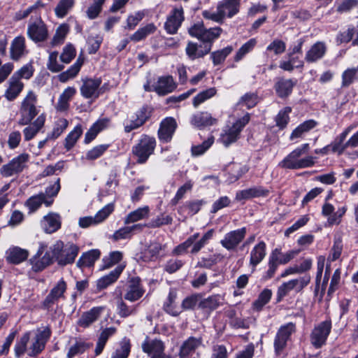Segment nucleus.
Instances as JSON below:
<instances>
[{
	"instance_id": "17",
	"label": "nucleus",
	"mask_w": 358,
	"mask_h": 358,
	"mask_svg": "<svg viewBox=\"0 0 358 358\" xmlns=\"http://www.w3.org/2000/svg\"><path fill=\"white\" fill-rule=\"evenodd\" d=\"M217 121V119L212 117L208 112L201 111L192 115L189 122L195 128L201 129L216 124Z\"/></svg>"
},
{
	"instance_id": "54",
	"label": "nucleus",
	"mask_w": 358,
	"mask_h": 358,
	"mask_svg": "<svg viewBox=\"0 0 358 358\" xmlns=\"http://www.w3.org/2000/svg\"><path fill=\"white\" fill-rule=\"evenodd\" d=\"M233 48L231 45H228L222 50L214 51L210 54V58L214 66H217L223 63L226 58L231 54Z\"/></svg>"
},
{
	"instance_id": "48",
	"label": "nucleus",
	"mask_w": 358,
	"mask_h": 358,
	"mask_svg": "<svg viewBox=\"0 0 358 358\" xmlns=\"http://www.w3.org/2000/svg\"><path fill=\"white\" fill-rule=\"evenodd\" d=\"M149 212L150 209L147 206L143 208H138L130 212L127 215L124 220V224H128L143 220L148 216Z\"/></svg>"
},
{
	"instance_id": "32",
	"label": "nucleus",
	"mask_w": 358,
	"mask_h": 358,
	"mask_svg": "<svg viewBox=\"0 0 358 358\" xmlns=\"http://www.w3.org/2000/svg\"><path fill=\"white\" fill-rule=\"evenodd\" d=\"M23 88L24 83L13 76H11L9 80V86L5 92L4 96L8 101H13L17 99L23 90Z\"/></svg>"
},
{
	"instance_id": "14",
	"label": "nucleus",
	"mask_w": 358,
	"mask_h": 358,
	"mask_svg": "<svg viewBox=\"0 0 358 358\" xmlns=\"http://www.w3.org/2000/svg\"><path fill=\"white\" fill-rule=\"evenodd\" d=\"M48 29L39 16L38 22H31L28 25L27 36L33 41L43 42L48 38Z\"/></svg>"
},
{
	"instance_id": "60",
	"label": "nucleus",
	"mask_w": 358,
	"mask_h": 358,
	"mask_svg": "<svg viewBox=\"0 0 358 358\" xmlns=\"http://www.w3.org/2000/svg\"><path fill=\"white\" fill-rule=\"evenodd\" d=\"M257 44L255 38H250L236 52L234 56V62H240L248 53L250 52Z\"/></svg>"
},
{
	"instance_id": "2",
	"label": "nucleus",
	"mask_w": 358,
	"mask_h": 358,
	"mask_svg": "<svg viewBox=\"0 0 358 358\" xmlns=\"http://www.w3.org/2000/svg\"><path fill=\"white\" fill-rule=\"evenodd\" d=\"M222 32V29L220 27H212L203 30L202 36L199 41L203 44L188 41L185 53L191 60H195L199 58H203L210 52L214 41L217 39Z\"/></svg>"
},
{
	"instance_id": "18",
	"label": "nucleus",
	"mask_w": 358,
	"mask_h": 358,
	"mask_svg": "<svg viewBox=\"0 0 358 358\" xmlns=\"http://www.w3.org/2000/svg\"><path fill=\"white\" fill-rule=\"evenodd\" d=\"M109 122L110 119L108 117L98 119L85 133L83 143L88 145L92 143L101 131L108 127Z\"/></svg>"
},
{
	"instance_id": "52",
	"label": "nucleus",
	"mask_w": 358,
	"mask_h": 358,
	"mask_svg": "<svg viewBox=\"0 0 358 358\" xmlns=\"http://www.w3.org/2000/svg\"><path fill=\"white\" fill-rule=\"evenodd\" d=\"M215 230L213 229L207 231L202 237L193 245L189 252L192 255L197 254L206 245L208 244L210 240L213 238Z\"/></svg>"
},
{
	"instance_id": "10",
	"label": "nucleus",
	"mask_w": 358,
	"mask_h": 358,
	"mask_svg": "<svg viewBox=\"0 0 358 358\" xmlns=\"http://www.w3.org/2000/svg\"><path fill=\"white\" fill-rule=\"evenodd\" d=\"M178 123L173 117H166L159 123L157 138L161 143L171 142L178 129Z\"/></svg>"
},
{
	"instance_id": "45",
	"label": "nucleus",
	"mask_w": 358,
	"mask_h": 358,
	"mask_svg": "<svg viewBox=\"0 0 358 358\" xmlns=\"http://www.w3.org/2000/svg\"><path fill=\"white\" fill-rule=\"evenodd\" d=\"M76 0H59L54 9L55 14L58 18L65 17L74 7Z\"/></svg>"
},
{
	"instance_id": "19",
	"label": "nucleus",
	"mask_w": 358,
	"mask_h": 358,
	"mask_svg": "<svg viewBox=\"0 0 358 358\" xmlns=\"http://www.w3.org/2000/svg\"><path fill=\"white\" fill-rule=\"evenodd\" d=\"M206 203L207 201L204 199L189 200L178 208V213L180 215L187 214L192 217L197 214Z\"/></svg>"
},
{
	"instance_id": "58",
	"label": "nucleus",
	"mask_w": 358,
	"mask_h": 358,
	"mask_svg": "<svg viewBox=\"0 0 358 358\" xmlns=\"http://www.w3.org/2000/svg\"><path fill=\"white\" fill-rule=\"evenodd\" d=\"M69 125V121L65 118H59L55 123L53 129L48 133V138L55 140L59 138L66 129Z\"/></svg>"
},
{
	"instance_id": "12",
	"label": "nucleus",
	"mask_w": 358,
	"mask_h": 358,
	"mask_svg": "<svg viewBox=\"0 0 358 358\" xmlns=\"http://www.w3.org/2000/svg\"><path fill=\"white\" fill-rule=\"evenodd\" d=\"M184 11L182 6L174 8L167 17L164 23V29L169 34H175L178 32L182 22L184 21Z\"/></svg>"
},
{
	"instance_id": "13",
	"label": "nucleus",
	"mask_w": 358,
	"mask_h": 358,
	"mask_svg": "<svg viewBox=\"0 0 358 358\" xmlns=\"http://www.w3.org/2000/svg\"><path fill=\"white\" fill-rule=\"evenodd\" d=\"M247 233L246 227L231 231L224 235L220 243L227 250H234L244 239Z\"/></svg>"
},
{
	"instance_id": "35",
	"label": "nucleus",
	"mask_w": 358,
	"mask_h": 358,
	"mask_svg": "<svg viewBox=\"0 0 358 358\" xmlns=\"http://www.w3.org/2000/svg\"><path fill=\"white\" fill-rule=\"evenodd\" d=\"M25 38L23 36L15 37L10 45V57L14 61L19 60L25 50Z\"/></svg>"
},
{
	"instance_id": "56",
	"label": "nucleus",
	"mask_w": 358,
	"mask_h": 358,
	"mask_svg": "<svg viewBox=\"0 0 358 358\" xmlns=\"http://www.w3.org/2000/svg\"><path fill=\"white\" fill-rule=\"evenodd\" d=\"M92 345V343H88L81 340L77 341L76 343L71 346V348H69L66 355V357L73 358L75 356L78 355L83 354Z\"/></svg>"
},
{
	"instance_id": "1",
	"label": "nucleus",
	"mask_w": 358,
	"mask_h": 358,
	"mask_svg": "<svg viewBox=\"0 0 358 358\" xmlns=\"http://www.w3.org/2000/svg\"><path fill=\"white\" fill-rule=\"evenodd\" d=\"M46 245L41 244L36 253L29 260L31 269L35 273L41 272L54 262V259L60 266H65L74 263L79 253V247L73 243H68L64 245L62 241H57L41 257Z\"/></svg>"
},
{
	"instance_id": "23",
	"label": "nucleus",
	"mask_w": 358,
	"mask_h": 358,
	"mask_svg": "<svg viewBox=\"0 0 358 358\" xmlns=\"http://www.w3.org/2000/svg\"><path fill=\"white\" fill-rule=\"evenodd\" d=\"M327 52V46L322 41L314 43L306 52L305 60L308 63H314L322 59Z\"/></svg>"
},
{
	"instance_id": "30",
	"label": "nucleus",
	"mask_w": 358,
	"mask_h": 358,
	"mask_svg": "<svg viewBox=\"0 0 358 358\" xmlns=\"http://www.w3.org/2000/svg\"><path fill=\"white\" fill-rule=\"evenodd\" d=\"M309 143H303L292 150L287 156H286L282 161V167L288 169V165L294 162L299 161L301 155L307 153L309 150Z\"/></svg>"
},
{
	"instance_id": "5",
	"label": "nucleus",
	"mask_w": 358,
	"mask_h": 358,
	"mask_svg": "<svg viewBox=\"0 0 358 358\" xmlns=\"http://www.w3.org/2000/svg\"><path fill=\"white\" fill-rule=\"evenodd\" d=\"M36 96L32 91H30L22 100L19 110L20 118L17 121L18 125H29L33 122V120L39 113L36 106Z\"/></svg>"
},
{
	"instance_id": "9",
	"label": "nucleus",
	"mask_w": 358,
	"mask_h": 358,
	"mask_svg": "<svg viewBox=\"0 0 358 358\" xmlns=\"http://www.w3.org/2000/svg\"><path fill=\"white\" fill-rule=\"evenodd\" d=\"M145 289L142 284V280L139 276L128 277L126 292L124 299L130 302L139 300L145 294Z\"/></svg>"
},
{
	"instance_id": "3",
	"label": "nucleus",
	"mask_w": 358,
	"mask_h": 358,
	"mask_svg": "<svg viewBox=\"0 0 358 358\" xmlns=\"http://www.w3.org/2000/svg\"><path fill=\"white\" fill-rule=\"evenodd\" d=\"M155 108L151 104L144 103L123 122L124 131L129 134L143 127L151 121Z\"/></svg>"
},
{
	"instance_id": "39",
	"label": "nucleus",
	"mask_w": 358,
	"mask_h": 358,
	"mask_svg": "<svg viewBox=\"0 0 358 358\" xmlns=\"http://www.w3.org/2000/svg\"><path fill=\"white\" fill-rule=\"evenodd\" d=\"M83 129L81 124H78L71 131L64 139V146L67 151L71 150L76 144L78 140L83 135Z\"/></svg>"
},
{
	"instance_id": "50",
	"label": "nucleus",
	"mask_w": 358,
	"mask_h": 358,
	"mask_svg": "<svg viewBox=\"0 0 358 358\" xmlns=\"http://www.w3.org/2000/svg\"><path fill=\"white\" fill-rule=\"evenodd\" d=\"M110 144H100L89 150L85 154V159L90 162L95 161L102 157L108 150Z\"/></svg>"
},
{
	"instance_id": "42",
	"label": "nucleus",
	"mask_w": 358,
	"mask_h": 358,
	"mask_svg": "<svg viewBox=\"0 0 358 358\" xmlns=\"http://www.w3.org/2000/svg\"><path fill=\"white\" fill-rule=\"evenodd\" d=\"M177 298V292L171 289L166 300L164 302L163 309L164 310L168 313L169 315L177 317L180 315V311H178L176 308V306L175 304L176 299Z\"/></svg>"
},
{
	"instance_id": "26",
	"label": "nucleus",
	"mask_w": 358,
	"mask_h": 358,
	"mask_svg": "<svg viewBox=\"0 0 358 358\" xmlns=\"http://www.w3.org/2000/svg\"><path fill=\"white\" fill-rule=\"evenodd\" d=\"M29 251L17 246L10 248L6 251V261L8 263L17 265L27 260Z\"/></svg>"
},
{
	"instance_id": "64",
	"label": "nucleus",
	"mask_w": 358,
	"mask_h": 358,
	"mask_svg": "<svg viewBox=\"0 0 358 358\" xmlns=\"http://www.w3.org/2000/svg\"><path fill=\"white\" fill-rule=\"evenodd\" d=\"M355 35H356L355 27L350 24L348 27L347 30L339 31L337 34L336 41L338 44L348 43L352 40Z\"/></svg>"
},
{
	"instance_id": "11",
	"label": "nucleus",
	"mask_w": 358,
	"mask_h": 358,
	"mask_svg": "<svg viewBox=\"0 0 358 358\" xmlns=\"http://www.w3.org/2000/svg\"><path fill=\"white\" fill-rule=\"evenodd\" d=\"M297 83L298 80L294 78L277 77L273 85L276 96L281 99H287L292 94Z\"/></svg>"
},
{
	"instance_id": "33",
	"label": "nucleus",
	"mask_w": 358,
	"mask_h": 358,
	"mask_svg": "<svg viewBox=\"0 0 358 358\" xmlns=\"http://www.w3.org/2000/svg\"><path fill=\"white\" fill-rule=\"evenodd\" d=\"M100 256L101 252L99 249H92L83 252L76 263L77 266L79 268L92 266Z\"/></svg>"
},
{
	"instance_id": "15",
	"label": "nucleus",
	"mask_w": 358,
	"mask_h": 358,
	"mask_svg": "<svg viewBox=\"0 0 358 358\" xmlns=\"http://www.w3.org/2000/svg\"><path fill=\"white\" fill-rule=\"evenodd\" d=\"M124 268L125 265L118 264L108 274L99 278L96 282V285L95 292H99L114 284L120 278Z\"/></svg>"
},
{
	"instance_id": "8",
	"label": "nucleus",
	"mask_w": 358,
	"mask_h": 358,
	"mask_svg": "<svg viewBox=\"0 0 358 358\" xmlns=\"http://www.w3.org/2000/svg\"><path fill=\"white\" fill-rule=\"evenodd\" d=\"M29 155L27 153H22L13 158L8 164L3 165L0 169V174L3 178H8L13 175H19L26 167V163L29 161Z\"/></svg>"
},
{
	"instance_id": "61",
	"label": "nucleus",
	"mask_w": 358,
	"mask_h": 358,
	"mask_svg": "<svg viewBox=\"0 0 358 358\" xmlns=\"http://www.w3.org/2000/svg\"><path fill=\"white\" fill-rule=\"evenodd\" d=\"M131 347L130 340L126 337L124 338L120 343V348L115 350L111 358H127L131 351Z\"/></svg>"
},
{
	"instance_id": "40",
	"label": "nucleus",
	"mask_w": 358,
	"mask_h": 358,
	"mask_svg": "<svg viewBox=\"0 0 358 358\" xmlns=\"http://www.w3.org/2000/svg\"><path fill=\"white\" fill-rule=\"evenodd\" d=\"M157 30V27L154 23H149L140 27L132 35L130 36L131 41L137 43L145 40L148 36L153 34Z\"/></svg>"
},
{
	"instance_id": "24",
	"label": "nucleus",
	"mask_w": 358,
	"mask_h": 358,
	"mask_svg": "<svg viewBox=\"0 0 358 358\" xmlns=\"http://www.w3.org/2000/svg\"><path fill=\"white\" fill-rule=\"evenodd\" d=\"M45 120V114L41 113L31 124L25 127L23 129L24 141H29L33 139L38 132L44 127Z\"/></svg>"
},
{
	"instance_id": "38",
	"label": "nucleus",
	"mask_w": 358,
	"mask_h": 358,
	"mask_svg": "<svg viewBox=\"0 0 358 358\" xmlns=\"http://www.w3.org/2000/svg\"><path fill=\"white\" fill-rule=\"evenodd\" d=\"M31 337V332H24L20 338L17 339L14 346V355L15 358H22L27 352V345Z\"/></svg>"
},
{
	"instance_id": "29",
	"label": "nucleus",
	"mask_w": 358,
	"mask_h": 358,
	"mask_svg": "<svg viewBox=\"0 0 358 358\" xmlns=\"http://www.w3.org/2000/svg\"><path fill=\"white\" fill-rule=\"evenodd\" d=\"M249 170L250 167L248 165L233 162L228 166L227 180L230 183L236 182L247 173Z\"/></svg>"
},
{
	"instance_id": "6",
	"label": "nucleus",
	"mask_w": 358,
	"mask_h": 358,
	"mask_svg": "<svg viewBox=\"0 0 358 358\" xmlns=\"http://www.w3.org/2000/svg\"><path fill=\"white\" fill-rule=\"evenodd\" d=\"M331 329L332 322L330 317L315 325L310 334L311 345L315 349H320L325 345Z\"/></svg>"
},
{
	"instance_id": "49",
	"label": "nucleus",
	"mask_w": 358,
	"mask_h": 358,
	"mask_svg": "<svg viewBox=\"0 0 358 358\" xmlns=\"http://www.w3.org/2000/svg\"><path fill=\"white\" fill-rule=\"evenodd\" d=\"M142 349L145 353L148 355L151 353L156 354L164 351V345L160 340L145 341L142 344Z\"/></svg>"
},
{
	"instance_id": "21",
	"label": "nucleus",
	"mask_w": 358,
	"mask_h": 358,
	"mask_svg": "<svg viewBox=\"0 0 358 358\" xmlns=\"http://www.w3.org/2000/svg\"><path fill=\"white\" fill-rule=\"evenodd\" d=\"M103 310V307L96 306L92 308L88 311L83 313L77 322V324L83 328L89 327L93 322L99 319Z\"/></svg>"
},
{
	"instance_id": "59",
	"label": "nucleus",
	"mask_w": 358,
	"mask_h": 358,
	"mask_svg": "<svg viewBox=\"0 0 358 358\" xmlns=\"http://www.w3.org/2000/svg\"><path fill=\"white\" fill-rule=\"evenodd\" d=\"M240 132L234 127L229 128L227 131L221 134L219 141L225 146L228 147L235 143L239 138Z\"/></svg>"
},
{
	"instance_id": "57",
	"label": "nucleus",
	"mask_w": 358,
	"mask_h": 358,
	"mask_svg": "<svg viewBox=\"0 0 358 358\" xmlns=\"http://www.w3.org/2000/svg\"><path fill=\"white\" fill-rule=\"evenodd\" d=\"M123 259V253L120 251L116 250L110 252L108 256L103 258V269H106L112 267L113 266L119 264Z\"/></svg>"
},
{
	"instance_id": "27",
	"label": "nucleus",
	"mask_w": 358,
	"mask_h": 358,
	"mask_svg": "<svg viewBox=\"0 0 358 358\" xmlns=\"http://www.w3.org/2000/svg\"><path fill=\"white\" fill-rule=\"evenodd\" d=\"M176 87L171 76H160L155 85V92L159 96H164L174 91Z\"/></svg>"
},
{
	"instance_id": "62",
	"label": "nucleus",
	"mask_w": 358,
	"mask_h": 358,
	"mask_svg": "<svg viewBox=\"0 0 358 358\" xmlns=\"http://www.w3.org/2000/svg\"><path fill=\"white\" fill-rule=\"evenodd\" d=\"M192 187L193 182L191 180H188L186 182H185L182 186H180L178 189L174 197L171 199L169 203L170 205L171 206H176L178 203V202L184 198L185 194L188 191L192 190Z\"/></svg>"
},
{
	"instance_id": "51",
	"label": "nucleus",
	"mask_w": 358,
	"mask_h": 358,
	"mask_svg": "<svg viewBox=\"0 0 358 358\" xmlns=\"http://www.w3.org/2000/svg\"><path fill=\"white\" fill-rule=\"evenodd\" d=\"M217 93L215 87H210L197 94L192 100V105L197 108L200 104L213 97Z\"/></svg>"
},
{
	"instance_id": "28",
	"label": "nucleus",
	"mask_w": 358,
	"mask_h": 358,
	"mask_svg": "<svg viewBox=\"0 0 358 358\" xmlns=\"http://www.w3.org/2000/svg\"><path fill=\"white\" fill-rule=\"evenodd\" d=\"M101 78H86L80 87L81 95L85 99L92 98L101 85Z\"/></svg>"
},
{
	"instance_id": "7",
	"label": "nucleus",
	"mask_w": 358,
	"mask_h": 358,
	"mask_svg": "<svg viewBox=\"0 0 358 358\" xmlns=\"http://www.w3.org/2000/svg\"><path fill=\"white\" fill-rule=\"evenodd\" d=\"M296 331V324L292 322L281 325L278 329L273 342L275 355H280L291 339L292 335Z\"/></svg>"
},
{
	"instance_id": "36",
	"label": "nucleus",
	"mask_w": 358,
	"mask_h": 358,
	"mask_svg": "<svg viewBox=\"0 0 358 358\" xmlns=\"http://www.w3.org/2000/svg\"><path fill=\"white\" fill-rule=\"evenodd\" d=\"M317 125V122L310 119L299 124L291 133L289 140L293 141L301 138L304 134L310 131Z\"/></svg>"
},
{
	"instance_id": "43",
	"label": "nucleus",
	"mask_w": 358,
	"mask_h": 358,
	"mask_svg": "<svg viewBox=\"0 0 358 358\" xmlns=\"http://www.w3.org/2000/svg\"><path fill=\"white\" fill-rule=\"evenodd\" d=\"M45 221L44 230L48 234H52L61 228V222L58 214L50 213L44 217Z\"/></svg>"
},
{
	"instance_id": "47",
	"label": "nucleus",
	"mask_w": 358,
	"mask_h": 358,
	"mask_svg": "<svg viewBox=\"0 0 358 358\" xmlns=\"http://www.w3.org/2000/svg\"><path fill=\"white\" fill-rule=\"evenodd\" d=\"M291 112L292 108L290 106H286L280 110L278 113L275 117V122L276 127H278L280 130H283L287 127L290 120L289 113Z\"/></svg>"
},
{
	"instance_id": "22",
	"label": "nucleus",
	"mask_w": 358,
	"mask_h": 358,
	"mask_svg": "<svg viewBox=\"0 0 358 358\" xmlns=\"http://www.w3.org/2000/svg\"><path fill=\"white\" fill-rule=\"evenodd\" d=\"M201 338L189 336L181 345L179 352V358H188L201 345Z\"/></svg>"
},
{
	"instance_id": "4",
	"label": "nucleus",
	"mask_w": 358,
	"mask_h": 358,
	"mask_svg": "<svg viewBox=\"0 0 358 358\" xmlns=\"http://www.w3.org/2000/svg\"><path fill=\"white\" fill-rule=\"evenodd\" d=\"M157 141L154 136L143 134L138 143L132 147V155L136 157V164H145L155 152Z\"/></svg>"
},
{
	"instance_id": "37",
	"label": "nucleus",
	"mask_w": 358,
	"mask_h": 358,
	"mask_svg": "<svg viewBox=\"0 0 358 358\" xmlns=\"http://www.w3.org/2000/svg\"><path fill=\"white\" fill-rule=\"evenodd\" d=\"M273 295L272 290L268 288H264L258 295L252 303V308L254 311L260 312L264 307L270 302Z\"/></svg>"
},
{
	"instance_id": "20",
	"label": "nucleus",
	"mask_w": 358,
	"mask_h": 358,
	"mask_svg": "<svg viewBox=\"0 0 358 358\" xmlns=\"http://www.w3.org/2000/svg\"><path fill=\"white\" fill-rule=\"evenodd\" d=\"M241 0H222L217 3V10H220V15L231 18L240 11Z\"/></svg>"
},
{
	"instance_id": "25",
	"label": "nucleus",
	"mask_w": 358,
	"mask_h": 358,
	"mask_svg": "<svg viewBox=\"0 0 358 358\" xmlns=\"http://www.w3.org/2000/svg\"><path fill=\"white\" fill-rule=\"evenodd\" d=\"M287 60H281L279 68L287 72H292L294 69L302 70L304 67V62L298 55H286Z\"/></svg>"
},
{
	"instance_id": "55",
	"label": "nucleus",
	"mask_w": 358,
	"mask_h": 358,
	"mask_svg": "<svg viewBox=\"0 0 358 358\" xmlns=\"http://www.w3.org/2000/svg\"><path fill=\"white\" fill-rule=\"evenodd\" d=\"M220 260V254L210 255L208 257H202L196 263V267L212 269Z\"/></svg>"
},
{
	"instance_id": "31",
	"label": "nucleus",
	"mask_w": 358,
	"mask_h": 358,
	"mask_svg": "<svg viewBox=\"0 0 358 358\" xmlns=\"http://www.w3.org/2000/svg\"><path fill=\"white\" fill-rule=\"evenodd\" d=\"M266 255V245L261 241L252 248L250 252V264L253 267L261 263Z\"/></svg>"
},
{
	"instance_id": "41",
	"label": "nucleus",
	"mask_w": 358,
	"mask_h": 358,
	"mask_svg": "<svg viewBox=\"0 0 358 358\" xmlns=\"http://www.w3.org/2000/svg\"><path fill=\"white\" fill-rule=\"evenodd\" d=\"M76 90L74 87H68L62 94L59 96L57 110L60 112L66 111L69 108V101L71 98L76 94Z\"/></svg>"
},
{
	"instance_id": "34",
	"label": "nucleus",
	"mask_w": 358,
	"mask_h": 358,
	"mask_svg": "<svg viewBox=\"0 0 358 358\" xmlns=\"http://www.w3.org/2000/svg\"><path fill=\"white\" fill-rule=\"evenodd\" d=\"M221 303L220 301V296L219 294H213L207 298L200 299L199 303V310H202L203 313L210 315L213 311L216 310L220 306Z\"/></svg>"
},
{
	"instance_id": "53",
	"label": "nucleus",
	"mask_w": 358,
	"mask_h": 358,
	"mask_svg": "<svg viewBox=\"0 0 358 358\" xmlns=\"http://www.w3.org/2000/svg\"><path fill=\"white\" fill-rule=\"evenodd\" d=\"M45 3L42 0H37L34 4L30 6L24 10H19L15 13L14 20L15 21H20L27 17L31 13H36L40 8H44Z\"/></svg>"
},
{
	"instance_id": "16",
	"label": "nucleus",
	"mask_w": 358,
	"mask_h": 358,
	"mask_svg": "<svg viewBox=\"0 0 358 358\" xmlns=\"http://www.w3.org/2000/svg\"><path fill=\"white\" fill-rule=\"evenodd\" d=\"M269 194V189L262 185H257L238 191L236 194L235 199L238 201H246L255 198L266 197Z\"/></svg>"
},
{
	"instance_id": "46",
	"label": "nucleus",
	"mask_w": 358,
	"mask_h": 358,
	"mask_svg": "<svg viewBox=\"0 0 358 358\" xmlns=\"http://www.w3.org/2000/svg\"><path fill=\"white\" fill-rule=\"evenodd\" d=\"M296 282L297 281L296 280H290L282 283L277 289L275 303H278L281 302L292 290H295V287H296Z\"/></svg>"
},
{
	"instance_id": "63",
	"label": "nucleus",
	"mask_w": 358,
	"mask_h": 358,
	"mask_svg": "<svg viewBox=\"0 0 358 358\" xmlns=\"http://www.w3.org/2000/svg\"><path fill=\"white\" fill-rule=\"evenodd\" d=\"M213 143L214 136L213 135H210L202 143L192 146V155L197 157L204 154L211 147Z\"/></svg>"
},
{
	"instance_id": "44",
	"label": "nucleus",
	"mask_w": 358,
	"mask_h": 358,
	"mask_svg": "<svg viewBox=\"0 0 358 358\" xmlns=\"http://www.w3.org/2000/svg\"><path fill=\"white\" fill-rule=\"evenodd\" d=\"M202 294L200 293L192 294L186 296L181 303V308L184 311L199 310L200 299Z\"/></svg>"
}]
</instances>
